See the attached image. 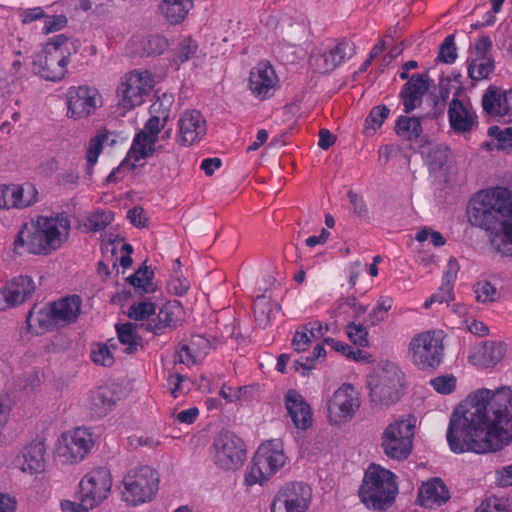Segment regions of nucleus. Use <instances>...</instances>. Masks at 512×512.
Masks as SVG:
<instances>
[{
	"mask_svg": "<svg viewBox=\"0 0 512 512\" xmlns=\"http://www.w3.org/2000/svg\"><path fill=\"white\" fill-rule=\"evenodd\" d=\"M447 442L452 452L485 454L512 442V389L481 388L470 393L450 416Z\"/></svg>",
	"mask_w": 512,
	"mask_h": 512,
	"instance_id": "1",
	"label": "nucleus"
},
{
	"mask_svg": "<svg viewBox=\"0 0 512 512\" xmlns=\"http://www.w3.org/2000/svg\"><path fill=\"white\" fill-rule=\"evenodd\" d=\"M467 216L470 224L490 232L492 247L512 257V191L495 187L471 199Z\"/></svg>",
	"mask_w": 512,
	"mask_h": 512,
	"instance_id": "2",
	"label": "nucleus"
},
{
	"mask_svg": "<svg viewBox=\"0 0 512 512\" xmlns=\"http://www.w3.org/2000/svg\"><path fill=\"white\" fill-rule=\"evenodd\" d=\"M395 475L387 469L372 463L365 471L359 488V498L368 508L376 511L387 510L394 503L398 493Z\"/></svg>",
	"mask_w": 512,
	"mask_h": 512,
	"instance_id": "3",
	"label": "nucleus"
},
{
	"mask_svg": "<svg viewBox=\"0 0 512 512\" xmlns=\"http://www.w3.org/2000/svg\"><path fill=\"white\" fill-rule=\"evenodd\" d=\"M64 243L62 232L57 231L47 217L40 216L36 223H24L18 231L13 250L21 255L22 249L35 255H48Z\"/></svg>",
	"mask_w": 512,
	"mask_h": 512,
	"instance_id": "4",
	"label": "nucleus"
},
{
	"mask_svg": "<svg viewBox=\"0 0 512 512\" xmlns=\"http://www.w3.org/2000/svg\"><path fill=\"white\" fill-rule=\"evenodd\" d=\"M405 375L393 362H382L375 374L367 380L372 406L388 408L404 395Z\"/></svg>",
	"mask_w": 512,
	"mask_h": 512,
	"instance_id": "5",
	"label": "nucleus"
},
{
	"mask_svg": "<svg viewBox=\"0 0 512 512\" xmlns=\"http://www.w3.org/2000/svg\"><path fill=\"white\" fill-rule=\"evenodd\" d=\"M416 418L412 415L401 416L389 423L380 437L383 453L392 460L404 461L413 450Z\"/></svg>",
	"mask_w": 512,
	"mask_h": 512,
	"instance_id": "6",
	"label": "nucleus"
},
{
	"mask_svg": "<svg viewBox=\"0 0 512 512\" xmlns=\"http://www.w3.org/2000/svg\"><path fill=\"white\" fill-rule=\"evenodd\" d=\"M443 338L435 331L416 334L408 347L411 362L422 371L436 370L444 359Z\"/></svg>",
	"mask_w": 512,
	"mask_h": 512,
	"instance_id": "7",
	"label": "nucleus"
},
{
	"mask_svg": "<svg viewBox=\"0 0 512 512\" xmlns=\"http://www.w3.org/2000/svg\"><path fill=\"white\" fill-rule=\"evenodd\" d=\"M124 498L136 506L151 501L159 488V476L149 466L130 470L123 478Z\"/></svg>",
	"mask_w": 512,
	"mask_h": 512,
	"instance_id": "8",
	"label": "nucleus"
},
{
	"mask_svg": "<svg viewBox=\"0 0 512 512\" xmlns=\"http://www.w3.org/2000/svg\"><path fill=\"white\" fill-rule=\"evenodd\" d=\"M214 462L226 471L238 469L246 458L245 444L231 431H221L214 439Z\"/></svg>",
	"mask_w": 512,
	"mask_h": 512,
	"instance_id": "9",
	"label": "nucleus"
},
{
	"mask_svg": "<svg viewBox=\"0 0 512 512\" xmlns=\"http://www.w3.org/2000/svg\"><path fill=\"white\" fill-rule=\"evenodd\" d=\"M312 500V489L304 482H290L274 496L271 512H307Z\"/></svg>",
	"mask_w": 512,
	"mask_h": 512,
	"instance_id": "10",
	"label": "nucleus"
},
{
	"mask_svg": "<svg viewBox=\"0 0 512 512\" xmlns=\"http://www.w3.org/2000/svg\"><path fill=\"white\" fill-rule=\"evenodd\" d=\"M286 457L280 450L273 449L272 443L261 445L255 453L250 471L245 476L248 486L261 485L275 474L285 463Z\"/></svg>",
	"mask_w": 512,
	"mask_h": 512,
	"instance_id": "11",
	"label": "nucleus"
},
{
	"mask_svg": "<svg viewBox=\"0 0 512 512\" xmlns=\"http://www.w3.org/2000/svg\"><path fill=\"white\" fill-rule=\"evenodd\" d=\"M152 88V79L147 71L126 74L117 88L118 106L131 110L143 103V97Z\"/></svg>",
	"mask_w": 512,
	"mask_h": 512,
	"instance_id": "12",
	"label": "nucleus"
},
{
	"mask_svg": "<svg viewBox=\"0 0 512 512\" xmlns=\"http://www.w3.org/2000/svg\"><path fill=\"white\" fill-rule=\"evenodd\" d=\"M112 487L110 470L98 467L87 474L80 482L81 501L87 507H96L105 500Z\"/></svg>",
	"mask_w": 512,
	"mask_h": 512,
	"instance_id": "13",
	"label": "nucleus"
},
{
	"mask_svg": "<svg viewBox=\"0 0 512 512\" xmlns=\"http://www.w3.org/2000/svg\"><path fill=\"white\" fill-rule=\"evenodd\" d=\"M360 401L351 384H343L328 400L327 412L331 424H340L353 418Z\"/></svg>",
	"mask_w": 512,
	"mask_h": 512,
	"instance_id": "14",
	"label": "nucleus"
},
{
	"mask_svg": "<svg viewBox=\"0 0 512 512\" xmlns=\"http://www.w3.org/2000/svg\"><path fill=\"white\" fill-rule=\"evenodd\" d=\"M166 123L167 121H164L159 116L151 115L145 123L144 129L135 135L132 146L128 151L129 157H132L134 161H139L140 159L152 156L157 150L155 144L159 133ZM160 148L159 146L158 149Z\"/></svg>",
	"mask_w": 512,
	"mask_h": 512,
	"instance_id": "15",
	"label": "nucleus"
},
{
	"mask_svg": "<svg viewBox=\"0 0 512 512\" xmlns=\"http://www.w3.org/2000/svg\"><path fill=\"white\" fill-rule=\"evenodd\" d=\"M68 116L74 119L87 118L101 106V96L95 88L71 87L66 95Z\"/></svg>",
	"mask_w": 512,
	"mask_h": 512,
	"instance_id": "16",
	"label": "nucleus"
},
{
	"mask_svg": "<svg viewBox=\"0 0 512 512\" xmlns=\"http://www.w3.org/2000/svg\"><path fill=\"white\" fill-rule=\"evenodd\" d=\"M35 283L31 276L19 275L0 288V311L21 305L35 292Z\"/></svg>",
	"mask_w": 512,
	"mask_h": 512,
	"instance_id": "17",
	"label": "nucleus"
},
{
	"mask_svg": "<svg viewBox=\"0 0 512 512\" xmlns=\"http://www.w3.org/2000/svg\"><path fill=\"white\" fill-rule=\"evenodd\" d=\"M69 55L41 50L32 62V71L47 81H59L65 76Z\"/></svg>",
	"mask_w": 512,
	"mask_h": 512,
	"instance_id": "18",
	"label": "nucleus"
},
{
	"mask_svg": "<svg viewBox=\"0 0 512 512\" xmlns=\"http://www.w3.org/2000/svg\"><path fill=\"white\" fill-rule=\"evenodd\" d=\"M93 444L92 434L87 429L77 428L72 434L63 436L57 453L65 462H78L84 459Z\"/></svg>",
	"mask_w": 512,
	"mask_h": 512,
	"instance_id": "19",
	"label": "nucleus"
},
{
	"mask_svg": "<svg viewBox=\"0 0 512 512\" xmlns=\"http://www.w3.org/2000/svg\"><path fill=\"white\" fill-rule=\"evenodd\" d=\"M181 314V303L177 300L169 301L160 308L156 317L151 318L146 324H141L140 327H145L155 335H163L177 328Z\"/></svg>",
	"mask_w": 512,
	"mask_h": 512,
	"instance_id": "20",
	"label": "nucleus"
},
{
	"mask_svg": "<svg viewBox=\"0 0 512 512\" xmlns=\"http://www.w3.org/2000/svg\"><path fill=\"white\" fill-rule=\"evenodd\" d=\"M429 87L428 73H417L409 78L399 94L406 114L421 106L423 97L428 92Z\"/></svg>",
	"mask_w": 512,
	"mask_h": 512,
	"instance_id": "21",
	"label": "nucleus"
},
{
	"mask_svg": "<svg viewBox=\"0 0 512 512\" xmlns=\"http://www.w3.org/2000/svg\"><path fill=\"white\" fill-rule=\"evenodd\" d=\"M462 88L458 87L453 99L449 103L448 117L452 130L455 133H468L476 124L477 116L459 99Z\"/></svg>",
	"mask_w": 512,
	"mask_h": 512,
	"instance_id": "22",
	"label": "nucleus"
},
{
	"mask_svg": "<svg viewBox=\"0 0 512 512\" xmlns=\"http://www.w3.org/2000/svg\"><path fill=\"white\" fill-rule=\"evenodd\" d=\"M285 408L297 429L306 430L313 422L310 405L295 389H289L284 398Z\"/></svg>",
	"mask_w": 512,
	"mask_h": 512,
	"instance_id": "23",
	"label": "nucleus"
},
{
	"mask_svg": "<svg viewBox=\"0 0 512 512\" xmlns=\"http://www.w3.org/2000/svg\"><path fill=\"white\" fill-rule=\"evenodd\" d=\"M178 125L180 132L178 142L183 146L192 145L206 134V121L197 110L185 111Z\"/></svg>",
	"mask_w": 512,
	"mask_h": 512,
	"instance_id": "24",
	"label": "nucleus"
},
{
	"mask_svg": "<svg viewBox=\"0 0 512 512\" xmlns=\"http://www.w3.org/2000/svg\"><path fill=\"white\" fill-rule=\"evenodd\" d=\"M483 110L491 116L512 114V89L489 86L482 98Z\"/></svg>",
	"mask_w": 512,
	"mask_h": 512,
	"instance_id": "25",
	"label": "nucleus"
},
{
	"mask_svg": "<svg viewBox=\"0 0 512 512\" xmlns=\"http://www.w3.org/2000/svg\"><path fill=\"white\" fill-rule=\"evenodd\" d=\"M275 81L276 75L272 66L268 62H260L250 72L249 87L255 97L264 100L274 89Z\"/></svg>",
	"mask_w": 512,
	"mask_h": 512,
	"instance_id": "26",
	"label": "nucleus"
},
{
	"mask_svg": "<svg viewBox=\"0 0 512 512\" xmlns=\"http://www.w3.org/2000/svg\"><path fill=\"white\" fill-rule=\"evenodd\" d=\"M117 395L108 386H100L92 391L89 397L88 409L92 417L102 418L111 412L117 403Z\"/></svg>",
	"mask_w": 512,
	"mask_h": 512,
	"instance_id": "27",
	"label": "nucleus"
},
{
	"mask_svg": "<svg viewBox=\"0 0 512 512\" xmlns=\"http://www.w3.org/2000/svg\"><path fill=\"white\" fill-rule=\"evenodd\" d=\"M450 498L449 489L439 478H434L423 484L419 490V502L424 507L441 506Z\"/></svg>",
	"mask_w": 512,
	"mask_h": 512,
	"instance_id": "28",
	"label": "nucleus"
},
{
	"mask_svg": "<svg viewBox=\"0 0 512 512\" xmlns=\"http://www.w3.org/2000/svg\"><path fill=\"white\" fill-rule=\"evenodd\" d=\"M348 46V42L341 41L327 52L312 55L310 61L321 73L333 71L344 60Z\"/></svg>",
	"mask_w": 512,
	"mask_h": 512,
	"instance_id": "29",
	"label": "nucleus"
},
{
	"mask_svg": "<svg viewBox=\"0 0 512 512\" xmlns=\"http://www.w3.org/2000/svg\"><path fill=\"white\" fill-rule=\"evenodd\" d=\"M32 196L29 199H25L23 194L24 190L21 186L11 184V185H1L0 186V208L1 209H9V208H25L30 206L36 201L37 190L31 186L30 187Z\"/></svg>",
	"mask_w": 512,
	"mask_h": 512,
	"instance_id": "30",
	"label": "nucleus"
},
{
	"mask_svg": "<svg viewBox=\"0 0 512 512\" xmlns=\"http://www.w3.org/2000/svg\"><path fill=\"white\" fill-rule=\"evenodd\" d=\"M81 299L77 295L65 297L49 304L57 323L74 322L80 313Z\"/></svg>",
	"mask_w": 512,
	"mask_h": 512,
	"instance_id": "31",
	"label": "nucleus"
},
{
	"mask_svg": "<svg viewBox=\"0 0 512 512\" xmlns=\"http://www.w3.org/2000/svg\"><path fill=\"white\" fill-rule=\"evenodd\" d=\"M422 156L429 167L430 172L442 170L451 157V150L445 144L427 143L421 147Z\"/></svg>",
	"mask_w": 512,
	"mask_h": 512,
	"instance_id": "32",
	"label": "nucleus"
},
{
	"mask_svg": "<svg viewBox=\"0 0 512 512\" xmlns=\"http://www.w3.org/2000/svg\"><path fill=\"white\" fill-rule=\"evenodd\" d=\"M46 447L43 442H32L23 450V471L41 473L45 470Z\"/></svg>",
	"mask_w": 512,
	"mask_h": 512,
	"instance_id": "33",
	"label": "nucleus"
},
{
	"mask_svg": "<svg viewBox=\"0 0 512 512\" xmlns=\"http://www.w3.org/2000/svg\"><path fill=\"white\" fill-rule=\"evenodd\" d=\"M193 8V0H162L161 14L172 25L182 23Z\"/></svg>",
	"mask_w": 512,
	"mask_h": 512,
	"instance_id": "34",
	"label": "nucleus"
},
{
	"mask_svg": "<svg viewBox=\"0 0 512 512\" xmlns=\"http://www.w3.org/2000/svg\"><path fill=\"white\" fill-rule=\"evenodd\" d=\"M425 116H400L395 124V133L406 141H415L422 134V120Z\"/></svg>",
	"mask_w": 512,
	"mask_h": 512,
	"instance_id": "35",
	"label": "nucleus"
},
{
	"mask_svg": "<svg viewBox=\"0 0 512 512\" xmlns=\"http://www.w3.org/2000/svg\"><path fill=\"white\" fill-rule=\"evenodd\" d=\"M115 328L119 342L126 346L124 349L126 354H134L137 352L139 347H143V339L137 333V325L131 322H126L124 324H117Z\"/></svg>",
	"mask_w": 512,
	"mask_h": 512,
	"instance_id": "36",
	"label": "nucleus"
},
{
	"mask_svg": "<svg viewBox=\"0 0 512 512\" xmlns=\"http://www.w3.org/2000/svg\"><path fill=\"white\" fill-rule=\"evenodd\" d=\"M153 278L154 272L143 264L127 280L134 288L141 289L143 293L148 294L156 291V285L152 282Z\"/></svg>",
	"mask_w": 512,
	"mask_h": 512,
	"instance_id": "37",
	"label": "nucleus"
},
{
	"mask_svg": "<svg viewBox=\"0 0 512 512\" xmlns=\"http://www.w3.org/2000/svg\"><path fill=\"white\" fill-rule=\"evenodd\" d=\"M255 321L261 328L268 326L273 314L274 304L265 295H259L253 304Z\"/></svg>",
	"mask_w": 512,
	"mask_h": 512,
	"instance_id": "38",
	"label": "nucleus"
},
{
	"mask_svg": "<svg viewBox=\"0 0 512 512\" xmlns=\"http://www.w3.org/2000/svg\"><path fill=\"white\" fill-rule=\"evenodd\" d=\"M26 322L29 328L33 327V322H36L38 326L46 331L53 330L57 325V321L52 315L50 307L40 309L35 312V306L28 312Z\"/></svg>",
	"mask_w": 512,
	"mask_h": 512,
	"instance_id": "39",
	"label": "nucleus"
},
{
	"mask_svg": "<svg viewBox=\"0 0 512 512\" xmlns=\"http://www.w3.org/2000/svg\"><path fill=\"white\" fill-rule=\"evenodd\" d=\"M168 46L167 40L161 35H149L142 39V56H152L162 54Z\"/></svg>",
	"mask_w": 512,
	"mask_h": 512,
	"instance_id": "40",
	"label": "nucleus"
},
{
	"mask_svg": "<svg viewBox=\"0 0 512 512\" xmlns=\"http://www.w3.org/2000/svg\"><path fill=\"white\" fill-rule=\"evenodd\" d=\"M495 69L494 59H473L468 66V75L474 81L485 79Z\"/></svg>",
	"mask_w": 512,
	"mask_h": 512,
	"instance_id": "41",
	"label": "nucleus"
},
{
	"mask_svg": "<svg viewBox=\"0 0 512 512\" xmlns=\"http://www.w3.org/2000/svg\"><path fill=\"white\" fill-rule=\"evenodd\" d=\"M114 219L112 211H97L85 220L84 226L93 232L104 230Z\"/></svg>",
	"mask_w": 512,
	"mask_h": 512,
	"instance_id": "42",
	"label": "nucleus"
},
{
	"mask_svg": "<svg viewBox=\"0 0 512 512\" xmlns=\"http://www.w3.org/2000/svg\"><path fill=\"white\" fill-rule=\"evenodd\" d=\"M488 135L497 140L498 149H512V126H490L488 128Z\"/></svg>",
	"mask_w": 512,
	"mask_h": 512,
	"instance_id": "43",
	"label": "nucleus"
},
{
	"mask_svg": "<svg viewBox=\"0 0 512 512\" xmlns=\"http://www.w3.org/2000/svg\"><path fill=\"white\" fill-rule=\"evenodd\" d=\"M389 113L390 109L386 105H378L372 108L365 121V130H371L374 133L382 126Z\"/></svg>",
	"mask_w": 512,
	"mask_h": 512,
	"instance_id": "44",
	"label": "nucleus"
},
{
	"mask_svg": "<svg viewBox=\"0 0 512 512\" xmlns=\"http://www.w3.org/2000/svg\"><path fill=\"white\" fill-rule=\"evenodd\" d=\"M156 305L151 301H143L134 303L130 306L128 311V317L135 321L151 319L150 316L155 314Z\"/></svg>",
	"mask_w": 512,
	"mask_h": 512,
	"instance_id": "45",
	"label": "nucleus"
},
{
	"mask_svg": "<svg viewBox=\"0 0 512 512\" xmlns=\"http://www.w3.org/2000/svg\"><path fill=\"white\" fill-rule=\"evenodd\" d=\"M173 102H174V97L172 94L163 93L151 105V107H150L151 115L159 116L160 118L164 119V121H168L170 118V110H171Z\"/></svg>",
	"mask_w": 512,
	"mask_h": 512,
	"instance_id": "46",
	"label": "nucleus"
},
{
	"mask_svg": "<svg viewBox=\"0 0 512 512\" xmlns=\"http://www.w3.org/2000/svg\"><path fill=\"white\" fill-rule=\"evenodd\" d=\"M480 512H512V504L508 498L488 497L479 507Z\"/></svg>",
	"mask_w": 512,
	"mask_h": 512,
	"instance_id": "47",
	"label": "nucleus"
},
{
	"mask_svg": "<svg viewBox=\"0 0 512 512\" xmlns=\"http://www.w3.org/2000/svg\"><path fill=\"white\" fill-rule=\"evenodd\" d=\"M91 357L95 364L110 367L114 363V356L108 344L98 343L91 351Z\"/></svg>",
	"mask_w": 512,
	"mask_h": 512,
	"instance_id": "48",
	"label": "nucleus"
},
{
	"mask_svg": "<svg viewBox=\"0 0 512 512\" xmlns=\"http://www.w3.org/2000/svg\"><path fill=\"white\" fill-rule=\"evenodd\" d=\"M457 58V49L454 43V35L447 36L440 45L437 61L452 64Z\"/></svg>",
	"mask_w": 512,
	"mask_h": 512,
	"instance_id": "49",
	"label": "nucleus"
},
{
	"mask_svg": "<svg viewBox=\"0 0 512 512\" xmlns=\"http://www.w3.org/2000/svg\"><path fill=\"white\" fill-rule=\"evenodd\" d=\"M197 44L191 37L183 38L178 46L174 61L177 64H183L188 61L196 52Z\"/></svg>",
	"mask_w": 512,
	"mask_h": 512,
	"instance_id": "50",
	"label": "nucleus"
},
{
	"mask_svg": "<svg viewBox=\"0 0 512 512\" xmlns=\"http://www.w3.org/2000/svg\"><path fill=\"white\" fill-rule=\"evenodd\" d=\"M474 292L476 294L477 301L482 303L494 302L498 295L496 287L489 281L476 283L474 286Z\"/></svg>",
	"mask_w": 512,
	"mask_h": 512,
	"instance_id": "51",
	"label": "nucleus"
},
{
	"mask_svg": "<svg viewBox=\"0 0 512 512\" xmlns=\"http://www.w3.org/2000/svg\"><path fill=\"white\" fill-rule=\"evenodd\" d=\"M430 385L438 392L444 395L452 393L456 388V377L452 374H446L435 377L430 380Z\"/></svg>",
	"mask_w": 512,
	"mask_h": 512,
	"instance_id": "52",
	"label": "nucleus"
},
{
	"mask_svg": "<svg viewBox=\"0 0 512 512\" xmlns=\"http://www.w3.org/2000/svg\"><path fill=\"white\" fill-rule=\"evenodd\" d=\"M347 197L349 199V202L352 206V212L353 215L360 219H368L369 217V210L367 207V204L363 198V196L357 194L356 192L349 190L347 192Z\"/></svg>",
	"mask_w": 512,
	"mask_h": 512,
	"instance_id": "53",
	"label": "nucleus"
},
{
	"mask_svg": "<svg viewBox=\"0 0 512 512\" xmlns=\"http://www.w3.org/2000/svg\"><path fill=\"white\" fill-rule=\"evenodd\" d=\"M199 352L189 344H182L175 354V363L192 366L197 364Z\"/></svg>",
	"mask_w": 512,
	"mask_h": 512,
	"instance_id": "54",
	"label": "nucleus"
},
{
	"mask_svg": "<svg viewBox=\"0 0 512 512\" xmlns=\"http://www.w3.org/2000/svg\"><path fill=\"white\" fill-rule=\"evenodd\" d=\"M454 300L453 286L448 284L441 285L436 293L424 302V308L429 309L433 303H444L449 304L450 301Z\"/></svg>",
	"mask_w": 512,
	"mask_h": 512,
	"instance_id": "55",
	"label": "nucleus"
},
{
	"mask_svg": "<svg viewBox=\"0 0 512 512\" xmlns=\"http://www.w3.org/2000/svg\"><path fill=\"white\" fill-rule=\"evenodd\" d=\"M109 134H99L93 137L89 142V147L87 151V163L95 164L97 162L98 156L102 152L103 143L108 139Z\"/></svg>",
	"mask_w": 512,
	"mask_h": 512,
	"instance_id": "56",
	"label": "nucleus"
},
{
	"mask_svg": "<svg viewBox=\"0 0 512 512\" xmlns=\"http://www.w3.org/2000/svg\"><path fill=\"white\" fill-rule=\"evenodd\" d=\"M347 335L356 345L366 347L369 344L367 339L368 332L362 325H356L354 322L349 323L347 325Z\"/></svg>",
	"mask_w": 512,
	"mask_h": 512,
	"instance_id": "57",
	"label": "nucleus"
},
{
	"mask_svg": "<svg viewBox=\"0 0 512 512\" xmlns=\"http://www.w3.org/2000/svg\"><path fill=\"white\" fill-rule=\"evenodd\" d=\"M503 347L500 344L491 343L483 348V361L487 366L496 365L503 358Z\"/></svg>",
	"mask_w": 512,
	"mask_h": 512,
	"instance_id": "58",
	"label": "nucleus"
},
{
	"mask_svg": "<svg viewBox=\"0 0 512 512\" xmlns=\"http://www.w3.org/2000/svg\"><path fill=\"white\" fill-rule=\"evenodd\" d=\"M451 79L450 78H441L439 82V99L434 101L435 108L439 107V111H435L433 117L437 118L439 115L443 114L445 103L449 98Z\"/></svg>",
	"mask_w": 512,
	"mask_h": 512,
	"instance_id": "59",
	"label": "nucleus"
},
{
	"mask_svg": "<svg viewBox=\"0 0 512 512\" xmlns=\"http://www.w3.org/2000/svg\"><path fill=\"white\" fill-rule=\"evenodd\" d=\"M477 60L493 59L491 54L492 41L488 36H481L474 44Z\"/></svg>",
	"mask_w": 512,
	"mask_h": 512,
	"instance_id": "60",
	"label": "nucleus"
},
{
	"mask_svg": "<svg viewBox=\"0 0 512 512\" xmlns=\"http://www.w3.org/2000/svg\"><path fill=\"white\" fill-rule=\"evenodd\" d=\"M392 307V299L389 297H381L378 301L377 307L369 313L371 324L375 325L384 320V315L379 316L380 313H387Z\"/></svg>",
	"mask_w": 512,
	"mask_h": 512,
	"instance_id": "61",
	"label": "nucleus"
},
{
	"mask_svg": "<svg viewBox=\"0 0 512 512\" xmlns=\"http://www.w3.org/2000/svg\"><path fill=\"white\" fill-rule=\"evenodd\" d=\"M127 218L131 224L137 228H145L148 225V218L145 215V210L140 206H135L127 212Z\"/></svg>",
	"mask_w": 512,
	"mask_h": 512,
	"instance_id": "62",
	"label": "nucleus"
},
{
	"mask_svg": "<svg viewBox=\"0 0 512 512\" xmlns=\"http://www.w3.org/2000/svg\"><path fill=\"white\" fill-rule=\"evenodd\" d=\"M67 24V18L65 15H52L45 18V25L43 31L45 34L58 31L65 27Z\"/></svg>",
	"mask_w": 512,
	"mask_h": 512,
	"instance_id": "63",
	"label": "nucleus"
},
{
	"mask_svg": "<svg viewBox=\"0 0 512 512\" xmlns=\"http://www.w3.org/2000/svg\"><path fill=\"white\" fill-rule=\"evenodd\" d=\"M48 221H51V224L55 226L57 231L62 229L64 232L62 233V237L64 242L67 240L70 230V219L69 216L64 213H59L55 217H47Z\"/></svg>",
	"mask_w": 512,
	"mask_h": 512,
	"instance_id": "64",
	"label": "nucleus"
}]
</instances>
